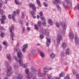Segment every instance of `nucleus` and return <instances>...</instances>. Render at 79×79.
I'll return each instance as SVG.
<instances>
[{
    "instance_id": "obj_1",
    "label": "nucleus",
    "mask_w": 79,
    "mask_h": 79,
    "mask_svg": "<svg viewBox=\"0 0 79 79\" xmlns=\"http://www.w3.org/2000/svg\"><path fill=\"white\" fill-rule=\"evenodd\" d=\"M65 2L64 1L63 2V6H64V8H66V6H67L69 8H72V2L71 1H69V0H65Z\"/></svg>"
},
{
    "instance_id": "obj_2",
    "label": "nucleus",
    "mask_w": 79,
    "mask_h": 79,
    "mask_svg": "<svg viewBox=\"0 0 79 79\" xmlns=\"http://www.w3.org/2000/svg\"><path fill=\"white\" fill-rule=\"evenodd\" d=\"M36 75V74L35 73H30L27 74V78L28 79H31L33 76V77H35Z\"/></svg>"
},
{
    "instance_id": "obj_3",
    "label": "nucleus",
    "mask_w": 79,
    "mask_h": 79,
    "mask_svg": "<svg viewBox=\"0 0 79 79\" xmlns=\"http://www.w3.org/2000/svg\"><path fill=\"white\" fill-rule=\"evenodd\" d=\"M11 70V67H8L7 69L6 70L7 75L8 76H10L11 75V74L10 73Z\"/></svg>"
},
{
    "instance_id": "obj_4",
    "label": "nucleus",
    "mask_w": 79,
    "mask_h": 79,
    "mask_svg": "<svg viewBox=\"0 0 79 79\" xmlns=\"http://www.w3.org/2000/svg\"><path fill=\"white\" fill-rule=\"evenodd\" d=\"M56 2L53 1V3L54 5H56V7L58 10H59V8H60V6L59 4H58L60 2V0H55Z\"/></svg>"
},
{
    "instance_id": "obj_5",
    "label": "nucleus",
    "mask_w": 79,
    "mask_h": 79,
    "mask_svg": "<svg viewBox=\"0 0 79 79\" xmlns=\"http://www.w3.org/2000/svg\"><path fill=\"white\" fill-rule=\"evenodd\" d=\"M62 27L64 29V30H66V27H67V25L64 22L61 24Z\"/></svg>"
},
{
    "instance_id": "obj_6",
    "label": "nucleus",
    "mask_w": 79,
    "mask_h": 79,
    "mask_svg": "<svg viewBox=\"0 0 79 79\" xmlns=\"http://www.w3.org/2000/svg\"><path fill=\"white\" fill-rule=\"evenodd\" d=\"M28 47L27 44H25L23 46V49H22L23 52H26V48Z\"/></svg>"
},
{
    "instance_id": "obj_7",
    "label": "nucleus",
    "mask_w": 79,
    "mask_h": 79,
    "mask_svg": "<svg viewBox=\"0 0 79 79\" xmlns=\"http://www.w3.org/2000/svg\"><path fill=\"white\" fill-rule=\"evenodd\" d=\"M75 42L76 45L78 44L79 42V37L76 36L75 38Z\"/></svg>"
},
{
    "instance_id": "obj_8",
    "label": "nucleus",
    "mask_w": 79,
    "mask_h": 79,
    "mask_svg": "<svg viewBox=\"0 0 79 79\" xmlns=\"http://www.w3.org/2000/svg\"><path fill=\"white\" fill-rule=\"evenodd\" d=\"M31 69L32 72H37V69L34 66H32Z\"/></svg>"
},
{
    "instance_id": "obj_9",
    "label": "nucleus",
    "mask_w": 79,
    "mask_h": 79,
    "mask_svg": "<svg viewBox=\"0 0 79 79\" xmlns=\"http://www.w3.org/2000/svg\"><path fill=\"white\" fill-rule=\"evenodd\" d=\"M17 56L19 58L22 59L23 58V55L22 53L20 52H19L17 53Z\"/></svg>"
},
{
    "instance_id": "obj_10",
    "label": "nucleus",
    "mask_w": 79,
    "mask_h": 79,
    "mask_svg": "<svg viewBox=\"0 0 79 79\" xmlns=\"http://www.w3.org/2000/svg\"><path fill=\"white\" fill-rule=\"evenodd\" d=\"M43 34L44 35H47L48 34V31L47 29H44L43 31Z\"/></svg>"
},
{
    "instance_id": "obj_11",
    "label": "nucleus",
    "mask_w": 79,
    "mask_h": 79,
    "mask_svg": "<svg viewBox=\"0 0 79 79\" xmlns=\"http://www.w3.org/2000/svg\"><path fill=\"white\" fill-rule=\"evenodd\" d=\"M9 29H10V36L11 37H14V33H13L12 32L13 30H12V29H11V28H10Z\"/></svg>"
},
{
    "instance_id": "obj_12",
    "label": "nucleus",
    "mask_w": 79,
    "mask_h": 79,
    "mask_svg": "<svg viewBox=\"0 0 79 79\" xmlns=\"http://www.w3.org/2000/svg\"><path fill=\"white\" fill-rule=\"evenodd\" d=\"M47 40V41L46 42V44L47 45V47H49V45H50L49 43L51 42V41H50V39H47V38H46Z\"/></svg>"
},
{
    "instance_id": "obj_13",
    "label": "nucleus",
    "mask_w": 79,
    "mask_h": 79,
    "mask_svg": "<svg viewBox=\"0 0 79 79\" xmlns=\"http://www.w3.org/2000/svg\"><path fill=\"white\" fill-rule=\"evenodd\" d=\"M69 37L70 39H73V38H74V34H73V33L72 32H70L69 33Z\"/></svg>"
},
{
    "instance_id": "obj_14",
    "label": "nucleus",
    "mask_w": 79,
    "mask_h": 79,
    "mask_svg": "<svg viewBox=\"0 0 79 79\" xmlns=\"http://www.w3.org/2000/svg\"><path fill=\"white\" fill-rule=\"evenodd\" d=\"M44 73H48L49 71V69H48V67H45L44 68Z\"/></svg>"
},
{
    "instance_id": "obj_15",
    "label": "nucleus",
    "mask_w": 79,
    "mask_h": 79,
    "mask_svg": "<svg viewBox=\"0 0 79 79\" xmlns=\"http://www.w3.org/2000/svg\"><path fill=\"white\" fill-rule=\"evenodd\" d=\"M19 63L20 66H22L23 64V61L22 60V59H19Z\"/></svg>"
},
{
    "instance_id": "obj_16",
    "label": "nucleus",
    "mask_w": 79,
    "mask_h": 79,
    "mask_svg": "<svg viewBox=\"0 0 79 79\" xmlns=\"http://www.w3.org/2000/svg\"><path fill=\"white\" fill-rule=\"evenodd\" d=\"M23 77V75L22 74L18 75L17 77V79H22V78Z\"/></svg>"
},
{
    "instance_id": "obj_17",
    "label": "nucleus",
    "mask_w": 79,
    "mask_h": 79,
    "mask_svg": "<svg viewBox=\"0 0 79 79\" xmlns=\"http://www.w3.org/2000/svg\"><path fill=\"white\" fill-rule=\"evenodd\" d=\"M16 12L15 11H14V12H13V15L12 16V19H13V21H15V15H16Z\"/></svg>"
},
{
    "instance_id": "obj_18",
    "label": "nucleus",
    "mask_w": 79,
    "mask_h": 79,
    "mask_svg": "<svg viewBox=\"0 0 79 79\" xmlns=\"http://www.w3.org/2000/svg\"><path fill=\"white\" fill-rule=\"evenodd\" d=\"M62 46L63 49H65L66 48V44L65 43H63L62 44Z\"/></svg>"
},
{
    "instance_id": "obj_19",
    "label": "nucleus",
    "mask_w": 79,
    "mask_h": 79,
    "mask_svg": "<svg viewBox=\"0 0 79 79\" xmlns=\"http://www.w3.org/2000/svg\"><path fill=\"white\" fill-rule=\"evenodd\" d=\"M6 57L7 59H8L9 60H11V56L10 54H7L6 55Z\"/></svg>"
},
{
    "instance_id": "obj_20",
    "label": "nucleus",
    "mask_w": 79,
    "mask_h": 79,
    "mask_svg": "<svg viewBox=\"0 0 79 79\" xmlns=\"http://www.w3.org/2000/svg\"><path fill=\"white\" fill-rule=\"evenodd\" d=\"M66 52L67 55H70V54H71V52L69 49H67L66 50Z\"/></svg>"
},
{
    "instance_id": "obj_21",
    "label": "nucleus",
    "mask_w": 79,
    "mask_h": 79,
    "mask_svg": "<svg viewBox=\"0 0 79 79\" xmlns=\"http://www.w3.org/2000/svg\"><path fill=\"white\" fill-rule=\"evenodd\" d=\"M50 56L52 59H53L55 57V54L53 53H51L50 55Z\"/></svg>"
},
{
    "instance_id": "obj_22",
    "label": "nucleus",
    "mask_w": 79,
    "mask_h": 79,
    "mask_svg": "<svg viewBox=\"0 0 79 79\" xmlns=\"http://www.w3.org/2000/svg\"><path fill=\"white\" fill-rule=\"evenodd\" d=\"M35 54V50H32L31 52V56H34Z\"/></svg>"
},
{
    "instance_id": "obj_23",
    "label": "nucleus",
    "mask_w": 79,
    "mask_h": 79,
    "mask_svg": "<svg viewBox=\"0 0 79 79\" xmlns=\"http://www.w3.org/2000/svg\"><path fill=\"white\" fill-rule=\"evenodd\" d=\"M38 74L39 77H42L43 76V73L41 72H38Z\"/></svg>"
},
{
    "instance_id": "obj_24",
    "label": "nucleus",
    "mask_w": 79,
    "mask_h": 79,
    "mask_svg": "<svg viewBox=\"0 0 79 79\" xmlns=\"http://www.w3.org/2000/svg\"><path fill=\"white\" fill-rule=\"evenodd\" d=\"M66 55V53H65V52H61V56H65Z\"/></svg>"
},
{
    "instance_id": "obj_25",
    "label": "nucleus",
    "mask_w": 79,
    "mask_h": 79,
    "mask_svg": "<svg viewBox=\"0 0 79 79\" xmlns=\"http://www.w3.org/2000/svg\"><path fill=\"white\" fill-rule=\"evenodd\" d=\"M48 22L49 24H50V25H53V22L52 21V20H51V19H49L48 20Z\"/></svg>"
},
{
    "instance_id": "obj_26",
    "label": "nucleus",
    "mask_w": 79,
    "mask_h": 79,
    "mask_svg": "<svg viewBox=\"0 0 79 79\" xmlns=\"http://www.w3.org/2000/svg\"><path fill=\"white\" fill-rule=\"evenodd\" d=\"M22 66L24 68H26L27 67V63L23 64Z\"/></svg>"
},
{
    "instance_id": "obj_27",
    "label": "nucleus",
    "mask_w": 79,
    "mask_h": 79,
    "mask_svg": "<svg viewBox=\"0 0 79 79\" xmlns=\"http://www.w3.org/2000/svg\"><path fill=\"white\" fill-rule=\"evenodd\" d=\"M19 66L18 65V64L17 63L15 64H14V68L15 69H17V68H18Z\"/></svg>"
},
{
    "instance_id": "obj_28",
    "label": "nucleus",
    "mask_w": 79,
    "mask_h": 79,
    "mask_svg": "<svg viewBox=\"0 0 79 79\" xmlns=\"http://www.w3.org/2000/svg\"><path fill=\"white\" fill-rule=\"evenodd\" d=\"M37 3L38 5L40 6V7H41V5H40V2L39 0H38L37 1Z\"/></svg>"
},
{
    "instance_id": "obj_29",
    "label": "nucleus",
    "mask_w": 79,
    "mask_h": 79,
    "mask_svg": "<svg viewBox=\"0 0 79 79\" xmlns=\"http://www.w3.org/2000/svg\"><path fill=\"white\" fill-rule=\"evenodd\" d=\"M60 77H63L64 76V73L63 72H62L60 74Z\"/></svg>"
},
{
    "instance_id": "obj_30",
    "label": "nucleus",
    "mask_w": 79,
    "mask_h": 79,
    "mask_svg": "<svg viewBox=\"0 0 79 79\" xmlns=\"http://www.w3.org/2000/svg\"><path fill=\"white\" fill-rule=\"evenodd\" d=\"M40 54L41 56L42 57H44V56H45V55H44V53H43V52H40Z\"/></svg>"
},
{
    "instance_id": "obj_31",
    "label": "nucleus",
    "mask_w": 79,
    "mask_h": 79,
    "mask_svg": "<svg viewBox=\"0 0 79 79\" xmlns=\"http://www.w3.org/2000/svg\"><path fill=\"white\" fill-rule=\"evenodd\" d=\"M2 19H3L4 20H5L6 19V15H3L2 16Z\"/></svg>"
},
{
    "instance_id": "obj_32",
    "label": "nucleus",
    "mask_w": 79,
    "mask_h": 79,
    "mask_svg": "<svg viewBox=\"0 0 79 79\" xmlns=\"http://www.w3.org/2000/svg\"><path fill=\"white\" fill-rule=\"evenodd\" d=\"M57 41L58 43V44H59V43L60 42V36L59 35H58Z\"/></svg>"
},
{
    "instance_id": "obj_33",
    "label": "nucleus",
    "mask_w": 79,
    "mask_h": 79,
    "mask_svg": "<svg viewBox=\"0 0 79 79\" xmlns=\"http://www.w3.org/2000/svg\"><path fill=\"white\" fill-rule=\"evenodd\" d=\"M29 69L28 68H27L25 69L26 73L27 74L29 73Z\"/></svg>"
},
{
    "instance_id": "obj_34",
    "label": "nucleus",
    "mask_w": 79,
    "mask_h": 79,
    "mask_svg": "<svg viewBox=\"0 0 79 79\" xmlns=\"http://www.w3.org/2000/svg\"><path fill=\"white\" fill-rule=\"evenodd\" d=\"M29 5L30 8H32L34 6L32 3H30Z\"/></svg>"
},
{
    "instance_id": "obj_35",
    "label": "nucleus",
    "mask_w": 79,
    "mask_h": 79,
    "mask_svg": "<svg viewBox=\"0 0 79 79\" xmlns=\"http://www.w3.org/2000/svg\"><path fill=\"white\" fill-rule=\"evenodd\" d=\"M43 15V12L41 11L40 12V17H42Z\"/></svg>"
},
{
    "instance_id": "obj_36",
    "label": "nucleus",
    "mask_w": 79,
    "mask_h": 79,
    "mask_svg": "<svg viewBox=\"0 0 79 79\" xmlns=\"http://www.w3.org/2000/svg\"><path fill=\"white\" fill-rule=\"evenodd\" d=\"M0 14L1 15H3V9H0Z\"/></svg>"
},
{
    "instance_id": "obj_37",
    "label": "nucleus",
    "mask_w": 79,
    "mask_h": 79,
    "mask_svg": "<svg viewBox=\"0 0 79 79\" xmlns=\"http://www.w3.org/2000/svg\"><path fill=\"white\" fill-rule=\"evenodd\" d=\"M35 28L36 30L39 29V27H38L37 24H35Z\"/></svg>"
},
{
    "instance_id": "obj_38",
    "label": "nucleus",
    "mask_w": 79,
    "mask_h": 79,
    "mask_svg": "<svg viewBox=\"0 0 79 79\" xmlns=\"http://www.w3.org/2000/svg\"><path fill=\"white\" fill-rule=\"evenodd\" d=\"M4 35L5 33L4 32H2L0 34V36L2 37V38H3V35Z\"/></svg>"
},
{
    "instance_id": "obj_39",
    "label": "nucleus",
    "mask_w": 79,
    "mask_h": 79,
    "mask_svg": "<svg viewBox=\"0 0 79 79\" xmlns=\"http://www.w3.org/2000/svg\"><path fill=\"white\" fill-rule=\"evenodd\" d=\"M43 25L44 26V27H45L46 26L47 24L46 23V22L45 21H44V22L43 23Z\"/></svg>"
},
{
    "instance_id": "obj_40",
    "label": "nucleus",
    "mask_w": 79,
    "mask_h": 79,
    "mask_svg": "<svg viewBox=\"0 0 79 79\" xmlns=\"http://www.w3.org/2000/svg\"><path fill=\"white\" fill-rule=\"evenodd\" d=\"M32 10H33L34 11H36V8L35 7V6H34L32 8Z\"/></svg>"
},
{
    "instance_id": "obj_41",
    "label": "nucleus",
    "mask_w": 79,
    "mask_h": 79,
    "mask_svg": "<svg viewBox=\"0 0 79 79\" xmlns=\"http://www.w3.org/2000/svg\"><path fill=\"white\" fill-rule=\"evenodd\" d=\"M1 24H5V21L3 19H1Z\"/></svg>"
},
{
    "instance_id": "obj_42",
    "label": "nucleus",
    "mask_w": 79,
    "mask_h": 79,
    "mask_svg": "<svg viewBox=\"0 0 79 79\" xmlns=\"http://www.w3.org/2000/svg\"><path fill=\"white\" fill-rule=\"evenodd\" d=\"M72 72L73 74H76V70L74 69H72Z\"/></svg>"
},
{
    "instance_id": "obj_43",
    "label": "nucleus",
    "mask_w": 79,
    "mask_h": 79,
    "mask_svg": "<svg viewBox=\"0 0 79 79\" xmlns=\"http://www.w3.org/2000/svg\"><path fill=\"white\" fill-rule=\"evenodd\" d=\"M43 30V28H42V27H40V28H39V31L40 32V31H42Z\"/></svg>"
},
{
    "instance_id": "obj_44",
    "label": "nucleus",
    "mask_w": 79,
    "mask_h": 79,
    "mask_svg": "<svg viewBox=\"0 0 79 79\" xmlns=\"http://www.w3.org/2000/svg\"><path fill=\"white\" fill-rule=\"evenodd\" d=\"M43 5H44V6H46V7H47V6H48V4H47V3L45 2H44L43 3Z\"/></svg>"
},
{
    "instance_id": "obj_45",
    "label": "nucleus",
    "mask_w": 79,
    "mask_h": 79,
    "mask_svg": "<svg viewBox=\"0 0 79 79\" xmlns=\"http://www.w3.org/2000/svg\"><path fill=\"white\" fill-rule=\"evenodd\" d=\"M3 44H4V45H6V46L8 44V43H7V42L4 41L3 42Z\"/></svg>"
},
{
    "instance_id": "obj_46",
    "label": "nucleus",
    "mask_w": 79,
    "mask_h": 79,
    "mask_svg": "<svg viewBox=\"0 0 79 79\" xmlns=\"http://www.w3.org/2000/svg\"><path fill=\"white\" fill-rule=\"evenodd\" d=\"M5 65L6 66V67H8V62L6 61L5 62Z\"/></svg>"
},
{
    "instance_id": "obj_47",
    "label": "nucleus",
    "mask_w": 79,
    "mask_h": 79,
    "mask_svg": "<svg viewBox=\"0 0 79 79\" xmlns=\"http://www.w3.org/2000/svg\"><path fill=\"white\" fill-rule=\"evenodd\" d=\"M52 75H50L48 76L47 79H52Z\"/></svg>"
},
{
    "instance_id": "obj_48",
    "label": "nucleus",
    "mask_w": 79,
    "mask_h": 79,
    "mask_svg": "<svg viewBox=\"0 0 79 79\" xmlns=\"http://www.w3.org/2000/svg\"><path fill=\"white\" fill-rule=\"evenodd\" d=\"M64 79H70V78H69V76H67L65 77Z\"/></svg>"
},
{
    "instance_id": "obj_49",
    "label": "nucleus",
    "mask_w": 79,
    "mask_h": 79,
    "mask_svg": "<svg viewBox=\"0 0 79 79\" xmlns=\"http://www.w3.org/2000/svg\"><path fill=\"white\" fill-rule=\"evenodd\" d=\"M76 78L77 79H79V74H77L76 75Z\"/></svg>"
},
{
    "instance_id": "obj_50",
    "label": "nucleus",
    "mask_w": 79,
    "mask_h": 79,
    "mask_svg": "<svg viewBox=\"0 0 79 79\" xmlns=\"http://www.w3.org/2000/svg\"><path fill=\"white\" fill-rule=\"evenodd\" d=\"M38 24L39 26H40L42 25V24H41V22H40V21H39L38 22Z\"/></svg>"
},
{
    "instance_id": "obj_51",
    "label": "nucleus",
    "mask_w": 79,
    "mask_h": 79,
    "mask_svg": "<svg viewBox=\"0 0 79 79\" xmlns=\"http://www.w3.org/2000/svg\"><path fill=\"white\" fill-rule=\"evenodd\" d=\"M40 37L41 39H43L44 37V35H43L42 34H41L40 35Z\"/></svg>"
},
{
    "instance_id": "obj_52",
    "label": "nucleus",
    "mask_w": 79,
    "mask_h": 79,
    "mask_svg": "<svg viewBox=\"0 0 79 79\" xmlns=\"http://www.w3.org/2000/svg\"><path fill=\"white\" fill-rule=\"evenodd\" d=\"M16 11L17 14L19 13V12H20V10L19 9H18L16 10Z\"/></svg>"
},
{
    "instance_id": "obj_53",
    "label": "nucleus",
    "mask_w": 79,
    "mask_h": 79,
    "mask_svg": "<svg viewBox=\"0 0 79 79\" xmlns=\"http://www.w3.org/2000/svg\"><path fill=\"white\" fill-rule=\"evenodd\" d=\"M15 3L17 5H19V2L17 0H15Z\"/></svg>"
},
{
    "instance_id": "obj_54",
    "label": "nucleus",
    "mask_w": 79,
    "mask_h": 79,
    "mask_svg": "<svg viewBox=\"0 0 79 79\" xmlns=\"http://www.w3.org/2000/svg\"><path fill=\"white\" fill-rule=\"evenodd\" d=\"M64 33H65L64 30H62L61 31V34H62L63 35H64Z\"/></svg>"
},
{
    "instance_id": "obj_55",
    "label": "nucleus",
    "mask_w": 79,
    "mask_h": 79,
    "mask_svg": "<svg viewBox=\"0 0 79 79\" xmlns=\"http://www.w3.org/2000/svg\"><path fill=\"white\" fill-rule=\"evenodd\" d=\"M56 25L57 27H60V24L56 22Z\"/></svg>"
},
{
    "instance_id": "obj_56",
    "label": "nucleus",
    "mask_w": 79,
    "mask_h": 79,
    "mask_svg": "<svg viewBox=\"0 0 79 79\" xmlns=\"http://www.w3.org/2000/svg\"><path fill=\"white\" fill-rule=\"evenodd\" d=\"M41 20H42V21H43L44 22V20L45 19V18L44 17H43V16L42 17H41Z\"/></svg>"
},
{
    "instance_id": "obj_57",
    "label": "nucleus",
    "mask_w": 79,
    "mask_h": 79,
    "mask_svg": "<svg viewBox=\"0 0 79 79\" xmlns=\"http://www.w3.org/2000/svg\"><path fill=\"white\" fill-rule=\"evenodd\" d=\"M62 39H63V37H62V36L60 35V40H61Z\"/></svg>"
},
{
    "instance_id": "obj_58",
    "label": "nucleus",
    "mask_w": 79,
    "mask_h": 79,
    "mask_svg": "<svg viewBox=\"0 0 79 79\" xmlns=\"http://www.w3.org/2000/svg\"><path fill=\"white\" fill-rule=\"evenodd\" d=\"M8 18H9V19H11L12 18H11V15L10 14L9 15H8Z\"/></svg>"
},
{
    "instance_id": "obj_59",
    "label": "nucleus",
    "mask_w": 79,
    "mask_h": 79,
    "mask_svg": "<svg viewBox=\"0 0 79 79\" xmlns=\"http://www.w3.org/2000/svg\"><path fill=\"white\" fill-rule=\"evenodd\" d=\"M22 32H23V33H24V32H25V28H23V29Z\"/></svg>"
},
{
    "instance_id": "obj_60",
    "label": "nucleus",
    "mask_w": 79,
    "mask_h": 79,
    "mask_svg": "<svg viewBox=\"0 0 79 79\" xmlns=\"http://www.w3.org/2000/svg\"><path fill=\"white\" fill-rule=\"evenodd\" d=\"M77 7L78 10H79V4H78L77 5Z\"/></svg>"
},
{
    "instance_id": "obj_61",
    "label": "nucleus",
    "mask_w": 79,
    "mask_h": 79,
    "mask_svg": "<svg viewBox=\"0 0 79 79\" xmlns=\"http://www.w3.org/2000/svg\"><path fill=\"white\" fill-rule=\"evenodd\" d=\"M15 60L16 61H18V58L16 57H15Z\"/></svg>"
},
{
    "instance_id": "obj_62",
    "label": "nucleus",
    "mask_w": 79,
    "mask_h": 79,
    "mask_svg": "<svg viewBox=\"0 0 79 79\" xmlns=\"http://www.w3.org/2000/svg\"><path fill=\"white\" fill-rule=\"evenodd\" d=\"M31 13L32 15H34V14H35V13L34 12V11H32L31 12Z\"/></svg>"
},
{
    "instance_id": "obj_63",
    "label": "nucleus",
    "mask_w": 79,
    "mask_h": 79,
    "mask_svg": "<svg viewBox=\"0 0 79 79\" xmlns=\"http://www.w3.org/2000/svg\"><path fill=\"white\" fill-rule=\"evenodd\" d=\"M32 17L34 18V19H35L36 17L34 15H32Z\"/></svg>"
},
{
    "instance_id": "obj_64",
    "label": "nucleus",
    "mask_w": 79,
    "mask_h": 79,
    "mask_svg": "<svg viewBox=\"0 0 79 79\" xmlns=\"http://www.w3.org/2000/svg\"><path fill=\"white\" fill-rule=\"evenodd\" d=\"M27 30H28V31H30V30H31V28H30V27H27Z\"/></svg>"
}]
</instances>
